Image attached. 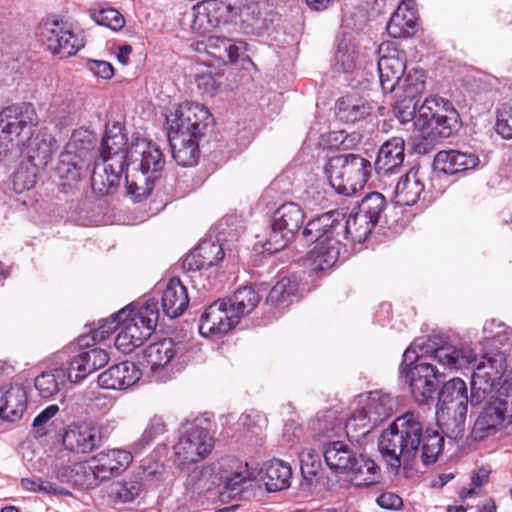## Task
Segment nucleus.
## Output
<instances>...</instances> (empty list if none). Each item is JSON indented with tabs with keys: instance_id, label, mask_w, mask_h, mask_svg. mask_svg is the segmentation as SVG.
Returning <instances> with one entry per match:
<instances>
[{
	"instance_id": "1",
	"label": "nucleus",
	"mask_w": 512,
	"mask_h": 512,
	"mask_svg": "<svg viewBox=\"0 0 512 512\" xmlns=\"http://www.w3.org/2000/svg\"><path fill=\"white\" fill-rule=\"evenodd\" d=\"M443 446V435L433 427L424 429L420 416L412 412L397 417L378 441L387 468L395 473L402 466L411 468L418 458L426 466L435 463Z\"/></svg>"
},
{
	"instance_id": "2",
	"label": "nucleus",
	"mask_w": 512,
	"mask_h": 512,
	"mask_svg": "<svg viewBox=\"0 0 512 512\" xmlns=\"http://www.w3.org/2000/svg\"><path fill=\"white\" fill-rule=\"evenodd\" d=\"M419 100L403 93L394 105L396 117L406 123L411 120L418 130L440 138H448L461 127L460 116L453 104L442 97L426 98L418 107Z\"/></svg>"
},
{
	"instance_id": "3",
	"label": "nucleus",
	"mask_w": 512,
	"mask_h": 512,
	"mask_svg": "<svg viewBox=\"0 0 512 512\" xmlns=\"http://www.w3.org/2000/svg\"><path fill=\"white\" fill-rule=\"evenodd\" d=\"M507 368L506 356L503 352L494 350L487 352L482 360L476 365V368L472 374L470 383V396L469 403L472 407L480 406L484 404L482 411L476 418L472 431L471 437L475 441H482L490 436L495 435L507 424L512 423V417L505 419L495 431H487L479 428L478 423L480 417L486 411L488 406L492 404V401L498 395L499 390L510 381L505 380L498 388H496L497 381L501 378Z\"/></svg>"
},
{
	"instance_id": "4",
	"label": "nucleus",
	"mask_w": 512,
	"mask_h": 512,
	"mask_svg": "<svg viewBox=\"0 0 512 512\" xmlns=\"http://www.w3.org/2000/svg\"><path fill=\"white\" fill-rule=\"evenodd\" d=\"M120 331L115 339L118 350L125 354L140 347L151 336L157 326L159 312L157 303L149 300L142 305L129 304L117 312Z\"/></svg>"
},
{
	"instance_id": "5",
	"label": "nucleus",
	"mask_w": 512,
	"mask_h": 512,
	"mask_svg": "<svg viewBox=\"0 0 512 512\" xmlns=\"http://www.w3.org/2000/svg\"><path fill=\"white\" fill-rule=\"evenodd\" d=\"M323 456L328 467L336 473H347L355 486H370L379 481L380 468L370 457L357 453L343 441L329 442Z\"/></svg>"
},
{
	"instance_id": "6",
	"label": "nucleus",
	"mask_w": 512,
	"mask_h": 512,
	"mask_svg": "<svg viewBox=\"0 0 512 512\" xmlns=\"http://www.w3.org/2000/svg\"><path fill=\"white\" fill-rule=\"evenodd\" d=\"M324 169L336 192L350 196L364 188L371 176L372 165L361 155L346 153L331 157Z\"/></svg>"
},
{
	"instance_id": "7",
	"label": "nucleus",
	"mask_w": 512,
	"mask_h": 512,
	"mask_svg": "<svg viewBox=\"0 0 512 512\" xmlns=\"http://www.w3.org/2000/svg\"><path fill=\"white\" fill-rule=\"evenodd\" d=\"M376 226L358 211L346 218L341 211L333 210L310 220L306 225V232L318 237L336 234L340 240L351 239L353 242L362 243Z\"/></svg>"
},
{
	"instance_id": "8",
	"label": "nucleus",
	"mask_w": 512,
	"mask_h": 512,
	"mask_svg": "<svg viewBox=\"0 0 512 512\" xmlns=\"http://www.w3.org/2000/svg\"><path fill=\"white\" fill-rule=\"evenodd\" d=\"M417 347L419 345L415 342L405 350L400 373L408 382L414 400L422 405L434 399L443 373L432 363L420 362Z\"/></svg>"
},
{
	"instance_id": "9",
	"label": "nucleus",
	"mask_w": 512,
	"mask_h": 512,
	"mask_svg": "<svg viewBox=\"0 0 512 512\" xmlns=\"http://www.w3.org/2000/svg\"><path fill=\"white\" fill-rule=\"evenodd\" d=\"M214 448L210 431L197 421L187 424L177 443L173 446L174 464L180 468L204 460Z\"/></svg>"
},
{
	"instance_id": "10",
	"label": "nucleus",
	"mask_w": 512,
	"mask_h": 512,
	"mask_svg": "<svg viewBox=\"0 0 512 512\" xmlns=\"http://www.w3.org/2000/svg\"><path fill=\"white\" fill-rule=\"evenodd\" d=\"M36 36L52 55L60 59L74 56L84 47L83 39L54 16L47 17L39 23Z\"/></svg>"
},
{
	"instance_id": "11",
	"label": "nucleus",
	"mask_w": 512,
	"mask_h": 512,
	"mask_svg": "<svg viewBox=\"0 0 512 512\" xmlns=\"http://www.w3.org/2000/svg\"><path fill=\"white\" fill-rule=\"evenodd\" d=\"M235 0H203L193 6L191 29L198 34L209 32L221 24L234 21L240 15Z\"/></svg>"
},
{
	"instance_id": "12",
	"label": "nucleus",
	"mask_w": 512,
	"mask_h": 512,
	"mask_svg": "<svg viewBox=\"0 0 512 512\" xmlns=\"http://www.w3.org/2000/svg\"><path fill=\"white\" fill-rule=\"evenodd\" d=\"M214 122L210 111L200 104L183 103L167 116L168 131L201 139Z\"/></svg>"
},
{
	"instance_id": "13",
	"label": "nucleus",
	"mask_w": 512,
	"mask_h": 512,
	"mask_svg": "<svg viewBox=\"0 0 512 512\" xmlns=\"http://www.w3.org/2000/svg\"><path fill=\"white\" fill-rule=\"evenodd\" d=\"M38 118L31 103H18L0 111V156L13 147L15 138L37 124Z\"/></svg>"
},
{
	"instance_id": "14",
	"label": "nucleus",
	"mask_w": 512,
	"mask_h": 512,
	"mask_svg": "<svg viewBox=\"0 0 512 512\" xmlns=\"http://www.w3.org/2000/svg\"><path fill=\"white\" fill-rule=\"evenodd\" d=\"M186 352L183 342H175L172 338H164L149 344L142 351V364L149 366L153 373L166 370L174 373L179 371Z\"/></svg>"
},
{
	"instance_id": "15",
	"label": "nucleus",
	"mask_w": 512,
	"mask_h": 512,
	"mask_svg": "<svg viewBox=\"0 0 512 512\" xmlns=\"http://www.w3.org/2000/svg\"><path fill=\"white\" fill-rule=\"evenodd\" d=\"M378 72L380 85L386 93L393 92L406 69V53L394 46V43L384 42L378 48Z\"/></svg>"
},
{
	"instance_id": "16",
	"label": "nucleus",
	"mask_w": 512,
	"mask_h": 512,
	"mask_svg": "<svg viewBox=\"0 0 512 512\" xmlns=\"http://www.w3.org/2000/svg\"><path fill=\"white\" fill-rule=\"evenodd\" d=\"M303 236L309 242H316L314 248L305 257V264L310 267L311 271H325L336 264L341 251V240L336 237V234L318 237L314 234H308L305 227Z\"/></svg>"
},
{
	"instance_id": "17",
	"label": "nucleus",
	"mask_w": 512,
	"mask_h": 512,
	"mask_svg": "<svg viewBox=\"0 0 512 512\" xmlns=\"http://www.w3.org/2000/svg\"><path fill=\"white\" fill-rule=\"evenodd\" d=\"M130 166L161 176L165 166V156L156 143L137 137L132 140L128 150L127 167Z\"/></svg>"
},
{
	"instance_id": "18",
	"label": "nucleus",
	"mask_w": 512,
	"mask_h": 512,
	"mask_svg": "<svg viewBox=\"0 0 512 512\" xmlns=\"http://www.w3.org/2000/svg\"><path fill=\"white\" fill-rule=\"evenodd\" d=\"M238 323V314L231 311L224 299H219L209 305L202 314L199 330L202 335L225 334Z\"/></svg>"
},
{
	"instance_id": "19",
	"label": "nucleus",
	"mask_w": 512,
	"mask_h": 512,
	"mask_svg": "<svg viewBox=\"0 0 512 512\" xmlns=\"http://www.w3.org/2000/svg\"><path fill=\"white\" fill-rule=\"evenodd\" d=\"M128 150L127 138L121 125L117 123L107 129L100 147L102 161L108 163L110 168L124 171L128 165Z\"/></svg>"
},
{
	"instance_id": "20",
	"label": "nucleus",
	"mask_w": 512,
	"mask_h": 512,
	"mask_svg": "<svg viewBox=\"0 0 512 512\" xmlns=\"http://www.w3.org/2000/svg\"><path fill=\"white\" fill-rule=\"evenodd\" d=\"M512 417V377L498 392V395L480 417L479 428L495 431L505 419Z\"/></svg>"
},
{
	"instance_id": "21",
	"label": "nucleus",
	"mask_w": 512,
	"mask_h": 512,
	"mask_svg": "<svg viewBox=\"0 0 512 512\" xmlns=\"http://www.w3.org/2000/svg\"><path fill=\"white\" fill-rule=\"evenodd\" d=\"M468 403L467 386L461 378H453L443 384L438 394L437 406L440 410H452L455 415L464 419Z\"/></svg>"
},
{
	"instance_id": "22",
	"label": "nucleus",
	"mask_w": 512,
	"mask_h": 512,
	"mask_svg": "<svg viewBox=\"0 0 512 512\" xmlns=\"http://www.w3.org/2000/svg\"><path fill=\"white\" fill-rule=\"evenodd\" d=\"M27 409V393L22 385L0 389V418L8 422L20 420Z\"/></svg>"
},
{
	"instance_id": "23",
	"label": "nucleus",
	"mask_w": 512,
	"mask_h": 512,
	"mask_svg": "<svg viewBox=\"0 0 512 512\" xmlns=\"http://www.w3.org/2000/svg\"><path fill=\"white\" fill-rule=\"evenodd\" d=\"M141 373L132 362H121L111 366L98 376V384L102 388L123 390L140 379Z\"/></svg>"
},
{
	"instance_id": "24",
	"label": "nucleus",
	"mask_w": 512,
	"mask_h": 512,
	"mask_svg": "<svg viewBox=\"0 0 512 512\" xmlns=\"http://www.w3.org/2000/svg\"><path fill=\"white\" fill-rule=\"evenodd\" d=\"M100 431L95 427L72 425L63 436L64 446L76 453H89L101 444Z\"/></svg>"
},
{
	"instance_id": "25",
	"label": "nucleus",
	"mask_w": 512,
	"mask_h": 512,
	"mask_svg": "<svg viewBox=\"0 0 512 512\" xmlns=\"http://www.w3.org/2000/svg\"><path fill=\"white\" fill-rule=\"evenodd\" d=\"M303 292L304 288L300 286L295 277H281L271 288L266 298V305L283 310L299 301L303 297Z\"/></svg>"
},
{
	"instance_id": "26",
	"label": "nucleus",
	"mask_w": 512,
	"mask_h": 512,
	"mask_svg": "<svg viewBox=\"0 0 512 512\" xmlns=\"http://www.w3.org/2000/svg\"><path fill=\"white\" fill-rule=\"evenodd\" d=\"M478 162V157L472 152L442 150L435 155L433 166L440 172L453 175L475 168Z\"/></svg>"
},
{
	"instance_id": "27",
	"label": "nucleus",
	"mask_w": 512,
	"mask_h": 512,
	"mask_svg": "<svg viewBox=\"0 0 512 512\" xmlns=\"http://www.w3.org/2000/svg\"><path fill=\"white\" fill-rule=\"evenodd\" d=\"M412 0H404L390 17L386 30L393 38H409L416 32V11L410 7Z\"/></svg>"
},
{
	"instance_id": "28",
	"label": "nucleus",
	"mask_w": 512,
	"mask_h": 512,
	"mask_svg": "<svg viewBox=\"0 0 512 512\" xmlns=\"http://www.w3.org/2000/svg\"><path fill=\"white\" fill-rule=\"evenodd\" d=\"M405 142L401 137H392L382 144L374 163L377 174H387L402 165L405 158Z\"/></svg>"
},
{
	"instance_id": "29",
	"label": "nucleus",
	"mask_w": 512,
	"mask_h": 512,
	"mask_svg": "<svg viewBox=\"0 0 512 512\" xmlns=\"http://www.w3.org/2000/svg\"><path fill=\"white\" fill-rule=\"evenodd\" d=\"M162 310L170 318H176L184 313L189 305L187 288L179 278H172L163 290L161 298Z\"/></svg>"
},
{
	"instance_id": "30",
	"label": "nucleus",
	"mask_w": 512,
	"mask_h": 512,
	"mask_svg": "<svg viewBox=\"0 0 512 512\" xmlns=\"http://www.w3.org/2000/svg\"><path fill=\"white\" fill-rule=\"evenodd\" d=\"M172 157L176 163L183 167H192L198 163L201 139L188 137L168 131Z\"/></svg>"
},
{
	"instance_id": "31",
	"label": "nucleus",
	"mask_w": 512,
	"mask_h": 512,
	"mask_svg": "<svg viewBox=\"0 0 512 512\" xmlns=\"http://www.w3.org/2000/svg\"><path fill=\"white\" fill-rule=\"evenodd\" d=\"M424 188L422 174L418 169H412L399 178L395 187V202L401 206L414 205L424 192Z\"/></svg>"
},
{
	"instance_id": "32",
	"label": "nucleus",
	"mask_w": 512,
	"mask_h": 512,
	"mask_svg": "<svg viewBox=\"0 0 512 512\" xmlns=\"http://www.w3.org/2000/svg\"><path fill=\"white\" fill-rule=\"evenodd\" d=\"M160 178L161 176L159 175H152L133 166L126 167L125 183L127 193L135 201H142L151 194Z\"/></svg>"
},
{
	"instance_id": "33",
	"label": "nucleus",
	"mask_w": 512,
	"mask_h": 512,
	"mask_svg": "<svg viewBox=\"0 0 512 512\" xmlns=\"http://www.w3.org/2000/svg\"><path fill=\"white\" fill-rule=\"evenodd\" d=\"M373 111V105L355 95H346L337 100L336 115L346 123H355L365 119Z\"/></svg>"
},
{
	"instance_id": "34",
	"label": "nucleus",
	"mask_w": 512,
	"mask_h": 512,
	"mask_svg": "<svg viewBox=\"0 0 512 512\" xmlns=\"http://www.w3.org/2000/svg\"><path fill=\"white\" fill-rule=\"evenodd\" d=\"M292 469L281 460H271L265 464L262 480L269 492L281 491L290 486Z\"/></svg>"
},
{
	"instance_id": "35",
	"label": "nucleus",
	"mask_w": 512,
	"mask_h": 512,
	"mask_svg": "<svg viewBox=\"0 0 512 512\" xmlns=\"http://www.w3.org/2000/svg\"><path fill=\"white\" fill-rule=\"evenodd\" d=\"M200 44L209 56L223 64L234 63L239 58L240 48L229 38L212 35Z\"/></svg>"
},
{
	"instance_id": "36",
	"label": "nucleus",
	"mask_w": 512,
	"mask_h": 512,
	"mask_svg": "<svg viewBox=\"0 0 512 512\" xmlns=\"http://www.w3.org/2000/svg\"><path fill=\"white\" fill-rule=\"evenodd\" d=\"M123 171L108 167V163L96 165L91 175V187L98 196L113 194L120 183V175Z\"/></svg>"
},
{
	"instance_id": "37",
	"label": "nucleus",
	"mask_w": 512,
	"mask_h": 512,
	"mask_svg": "<svg viewBox=\"0 0 512 512\" xmlns=\"http://www.w3.org/2000/svg\"><path fill=\"white\" fill-rule=\"evenodd\" d=\"M65 368L59 367L42 372L35 378L34 385L40 397L52 398L58 394L68 381Z\"/></svg>"
},
{
	"instance_id": "38",
	"label": "nucleus",
	"mask_w": 512,
	"mask_h": 512,
	"mask_svg": "<svg viewBox=\"0 0 512 512\" xmlns=\"http://www.w3.org/2000/svg\"><path fill=\"white\" fill-rule=\"evenodd\" d=\"M92 470L86 462H78L72 465L62 466L57 471V478L74 487L89 489L95 487Z\"/></svg>"
},
{
	"instance_id": "39",
	"label": "nucleus",
	"mask_w": 512,
	"mask_h": 512,
	"mask_svg": "<svg viewBox=\"0 0 512 512\" xmlns=\"http://www.w3.org/2000/svg\"><path fill=\"white\" fill-rule=\"evenodd\" d=\"M305 219V212L301 206L294 202H286L278 207L272 217L275 225L294 234L299 231Z\"/></svg>"
},
{
	"instance_id": "40",
	"label": "nucleus",
	"mask_w": 512,
	"mask_h": 512,
	"mask_svg": "<svg viewBox=\"0 0 512 512\" xmlns=\"http://www.w3.org/2000/svg\"><path fill=\"white\" fill-rule=\"evenodd\" d=\"M424 353H430V357L450 369H460L472 362L470 355H466L463 350L457 349L451 344H444L436 348L429 346Z\"/></svg>"
},
{
	"instance_id": "41",
	"label": "nucleus",
	"mask_w": 512,
	"mask_h": 512,
	"mask_svg": "<svg viewBox=\"0 0 512 512\" xmlns=\"http://www.w3.org/2000/svg\"><path fill=\"white\" fill-rule=\"evenodd\" d=\"M366 407L371 414L372 424L377 425L393 414L395 401L388 393L373 391L370 392Z\"/></svg>"
},
{
	"instance_id": "42",
	"label": "nucleus",
	"mask_w": 512,
	"mask_h": 512,
	"mask_svg": "<svg viewBox=\"0 0 512 512\" xmlns=\"http://www.w3.org/2000/svg\"><path fill=\"white\" fill-rule=\"evenodd\" d=\"M87 162L88 160L65 147V150L59 156L56 170L63 179L79 181L81 179L82 170L87 165Z\"/></svg>"
},
{
	"instance_id": "43",
	"label": "nucleus",
	"mask_w": 512,
	"mask_h": 512,
	"mask_svg": "<svg viewBox=\"0 0 512 512\" xmlns=\"http://www.w3.org/2000/svg\"><path fill=\"white\" fill-rule=\"evenodd\" d=\"M261 297L252 286L238 288L228 300L231 311L238 314V320L251 313L259 304Z\"/></svg>"
},
{
	"instance_id": "44",
	"label": "nucleus",
	"mask_w": 512,
	"mask_h": 512,
	"mask_svg": "<svg viewBox=\"0 0 512 512\" xmlns=\"http://www.w3.org/2000/svg\"><path fill=\"white\" fill-rule=\"evenodd\" d=\"M120 331V318L117 313L112 314L109 318L100 322L97 329L90 332V335H83L78 338V345L81 348H89L91 345L106 339L114 331Z\"/></svg>"
},
{
	"instance_id": "45",
	"label": "nucleus",
	"mask_w": 512,
	"mask_h": 512,
	"mask_svg": "<svg viewBox=\"0 0 512 512\" xmlns=\"http://www.w3.org/2000/svg\"><path fill=\"white\" fill-rule=\"evenodd\" d=\"M386 207L387 201L383 194L379 192H370L362 198L361 202L357 206V211L377 225Z\"/></svg>"
},
{
	"instance_id": "46",
	"label": "nucleus",
	"mask_w": 512,
	"mask_h": 512,
	"mask_svg": "<svg viewBox=\"0 0 512 512\" xmlns=\"http://www.w3.org/2000/svg\"><path fill=\"white\" fill-rule=\"evenodd\" d=\"M293 237L294 234L271 221L265 230L263 248L270 253L279 252L288 246Z\"/></svg>"
},
{
	"instance_id": "47",
	"label": "nucleus",
	"mask_w": 512,
	"mask_h": 512,
	"mask_svg": "<svg viewBox=\"0 0 512 512\" xmlns=\"http://www.w3.org/2000/svg\"><path fill=\"white\" fill-rule=\"evenodd\" d=\"M90 16L98 25L106 26L114 31L121 30L125 25L124 16L111 7L95 6L90 10Z\"/></svg>"
},
{
	"instance_id": "48",
	"label": "nucleus",
	"mask_w": 512,
	"mask_h": 512,
	"mask_svg": "<svg viewBox=\"0 0 512 512\" xmlns=\"http://www.w3.org/2000/svg\"><path fill=\"white\" fill-rule=\"evenodd\" d=\"M94 136L87 130H75L67 143L66 148L80 157L90 161L91 151L94 148Z\"/></svg>"
},
{
	"instance_id": "49",
	"label": "nucleus",
	"mask_w": 512,
	"mask_h": 512,
	"mask_svg": "<svg viewBox=\"0 0 512 512\" xmlns=\"http://www.w3.org/2000/svg\"><path fill=\"white\" fill-rule=\"evenodd\" d=\"M142 484L135 480L114 481L110 485L109 496L115 501L131 502L141 492Z\"/></svg>"
},
{
	"instance_id": "50",
	"label": "nucleus",
	"mask_w": 512,
	"mask_h": 512,
	"mask_svg": "<svg viewBox=\"0 0 512 512\" xmlns=\"http://www.w3.org/2000/svg\"><path fill=\"white\" fill-rule=\"evenodd\" d=\"M205 269L217 265L223 260L225 252L221 244L205 241L197 247Z\"/></svg>"
},
{
	"instance_id": "51",
	"label": "nucleus",
	"mask_w": 512,
	"mask_h": 512,
	"mask_svg": "<svg viewBox=\"0 0 512 512\" xmlns=\"http://www.w3.org/2000/svg\"><path fill=\"white\" fill-rule=\"evenodd\" d=\"M496 132L504 139L512 138V103H503L496 111Z\"/></svg>"
},
{
	"instance_id": "52",
	"label": "nucleus",
	"mask_w": 512,
	"mask_h": 512,
	"mask_svg": "<svg viewBox=\"0 0 512 512\" xmlns=\"http://www.w3.org/2000/svg\"><path fill=\"white\" fill-rule=\"evenodd\" d=\"M108 460L109 459L104 456V453H99L87 463L92 470L90 473L94 478L95 487L98 486L100 482L105 481L116 474Z\"/></svg>"
},
{
	"instance_id": "53",
	"label": "nucleus",
	"mask_w": 512,
	"mask_h": 512,
	"mask_svg": "<svg viewBox=\"0 0 512 512\" xmlns=\"http://www.w3.org/2000/svg\"><path fill=\"white\" fill-rule=\"evenodd\" d=\"M86 356L84 355V349L80 350L76 355L72 356L69 361V366L66 371V375H70L68 381L71 383H77L86 378L91 371L86 369L88 364H85Z\"/></svg>"
},
{
	"instance_id": "54",
	"label": "nucleus",
	"mask_w": 512,
	"mask_h": 512,
	"mask_svg": "<svg viewBox=\"0 0 512 512\" xmlns=\"http://www.w3.org/2000/svg\"><path fill=\"white\" fill-rule=\"evenodd\" d=\"M371 414L367 407L357 409L353 414L348 418L346 422V429L348 431L352 430L354 432H360L362 435H365L373 428L375 425L372 424Z\"/></svg>"
},
{
	"instance_id": "55",
	"label": "nucleus",
	"mask_w": 512,
	"mask_h": 512,
	"mask_svg": "<svg viewBox=\"0 0 512 512\" xmlns=\"http://www.w3.org/2000/svg\"><path fill=\"white\" fill-rule=\"evenodd\" d=\"M32 149L35 153L32 157H36L43 163H46L53 152L57 149V141L54 137L48 134L38 135L34 139V147Z\"/></svg>"
},
{
	"instance_id": "56",
	"label": "nucleus",
	"mask_w": 512,
	"mask_h": 512,
	"mask_svg": "<svg viewBox=\"0 0 512 512\" xmlns=\"http://www.w3.org/2000/svg\"><path fill=\"white\" fill-rule=\"evenodd\" d=\"M423 77L422 73L409 74L403 81V93L408 97L417 99L426 90V82Z\"/></svg>"
},
{
	"instance_id": "57",
	"label": "nucleus",
	"mask_w": 512,
	"mask_h": 512,
	"mask_svg": "<svg viewBox=\"0 0 512 512\" xmlns=\"http://www.w3.org/2000/svg\"><path fill=\"white\" fill-rule=\"evenodd\" d=\"M104 456L109 459L108 462L111 463V467L116 474L126 468L133 459L130 452L121 449L109 450L104 453Z\"/></svg>"
},
{
	"instance_id": "58",
	"label": "nucleus",
	"mask_w": 512,
	"mask_h": 512,
	"mask_svg": "<svg viewBox=\"0 0 512 512\" xmlns=\"http://www.w3.org/2000/svg\"><path fill=\"white\" fill-rule=\"evenodd\" d=\"M84 355L86 356L85 364H88L86 369L91 373L105 366L109 360L107 351L101 348L84 349Z\"/></svg>"
},
{
	"instance_id": "59",
	"label": "nucleus",
	"mask_w": 512,
	"mask_h": 512,
	"mask_svg": "<svg viewBox=\"0 0 512 512\" xmlns=\"http://www.w3.org/2000/svg\"><path fill=\"white\" fill-rule=\"evenodd\" d=\"M167 431L166 423L161 416L155 415L152 417L143 432L142 441L145 443L151 442L154 438L164 434Z\"/></svg>"
},
{
	"instance_id": "60",
	"label": "nucleus",
	"mask_w": 512,
	"mask_h": 512,
	"mask_svg": "<svg viewBox=\"0 0 512 512\" xmlns=\"http://www.w3.org/2000/svg\"><path fill=\"white\" fill-rule=\"evenodd\" d=\"M250 478V473L248 470L247 463L240 462L237 465L236 471L231 473L229 476H226V487L234 490L237 486L244 483L246 480Z\"/></svg>"
},
{
	"instance_id": "61",
	"label": "nucleus",
	"mask_w": 512,
	"mask_h": 512,
	"mask_svg": "<svg viewBox=\"0 0 512 512\" xmlns=\"http://www.w3.org/2000/svg\"><path fill=\"white\" fill-rule=\"evenodd\" d=\"M88 67L93 74L103 79H111L114 75V68L107 61L91 60Z\"/></svg>"
},
{
	"instance_id": "62",
	"label": "nucleus",
	"mask_w": 512,
	"mask_h": 512,
	"mask_svg": "<svg viewBox=\"0 0 512 512\" xmlns=\"http://www.w3.org/2000/svg\"><path fill=\"white\" fill-rule=\"evenodd\" d=\"M377 503L382 508L396 510L402 506V499L394 493L386 492L377 498Z\"/></svg>"
},
{
	"instance_id": "63",
	"label": "nucleus",
	"mask_w": 512,
	"mask_h": 512,
	"mask_svg": "<svg viewBox=\"0 0 512 512\" xmlns=\"http://www.w3.org/2000/svg\"><path fill=\"white\" fill-rule=\"evenodd\" d=\"M182 266L188 272L205 269L197 248L183 259Z\"/></svg>"
},
{
	"instance_id": "64",
	"label": "nucleus",
	"mask_w": 512,
	"mask_h": 512,
	"mask_svg": "<svg viewBox=\"0 0 512 512\" xmlns=\"http://www.w3.org/2000/svg\"><path fill=\"white\" fill-rule=\"evenodd\" d=\"M59 411L57 405H50L39 413L33 421L35 428L43 427L52 417H54Z\"/></svg>"
}]
</instances>
